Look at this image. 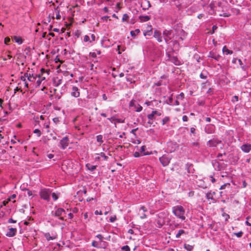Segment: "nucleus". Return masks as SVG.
I'll return each mask as SVG.
<instances>
[{
	"instance_id": "nucleus-41",
	"label": "nucleus",
	"mask_w": 251,
	"mask_h": 251,
	"mask_svg": "<svg viewBox=\"0 0 251 251\" xmlns=\"http://www.w3.org/2000/svg\"><path fill=\"white\" fill-rule=\"evenodd\" d=\"M200 78H201V79H206L207 77L206 73L204 74L203 72H202L200 74Z\"/></svg>"
},
{
	"instance_id": "nucleus-56",
	"label": "nucleus",
	"mask_w": 251,
	"mask_h": 251,
	"mask_svg": "<svg viewBox=\"0 0 251 251\" xmlns=\"http://www.w3.org/2000/svg\"><path fill=\"white\" fill-rule=\"evenodd\" d=\"M91 43L93 41H95V40H96V36L94 34H92L91 36Z\"/></svg>"
},
{
	"instance_id": "nucleus-53",
	"label": "nucleus",
	"mask_w": 251,
	"mask_h": 251,
	"mask_svg": "<svg viewBox=\"0 0 251 251\" xmlns=\"http://www.w3.org/2000/svg\"><path fill=\"white\" fill-rule=\"evenodd\" d=\"M89 56L93 58H96L97 57V54L96 52H90Z\"/></svg>"
},
{
	"instance_id": "nucleus-54",
	"label": "nucleus",
	"mask_w": 251,
	"mask_h": 251,
	"mask_svg": "<svg viewBox=\"0 0 251 251\" xmlns=\"http://www.w3.org/2000/svg\"><path fill=\"white\" fill-rule=\"evenodd\" d=\"M10 38H9V37H7L5 38V39H4V43H5V44H8V43H9V42H10Z\"/></svg>"
},
{
	"instance_id": "nucleus-27",
	"label": "nucleus",
	"mask_w": 251,
	"mask_h": 251,
	"mask_svg": "<svg viewBox=\"0 0 251 251\" xmlns=\"http://www.w3.org/2000/svg\"><path fill=\"white\" fill-rule=\"evenodd\" d=\"M184 248L187 251H192L194 249V246L189 244H184Z\"/></svg>"
},
{
	"instance_id": "nucleus-10",
	"label": "nucleus",
	"mask_w": 251,
	"mask_h": 251,
	"mask_svg": "<svg viewBox=\"0 0 251 251\" xmlns=\"http://www.w3.org/2000/svg\"><path fill=\"white\" fill-rule=\"evenodd\" d=\"M242 151L245 153H248L251 151V144L248 143L244 144L240 147Z\"/></svg>"
},
{
	"instance_id": "nucleus-32",
	"label": "nucleus",
	"mask_w": 251,
	"mask_h": 251,
	"mask_svg": "<svg viewBox=\"0 0 251 251\" xmlns=\"http://www.w3.org/2000/svg\"><path fill=\"white\" fill-rule=\"evenodd\" d=\"M92 246L93 247L97 248H100L101 247L100 246V245L99 243L96 241H93L92 242Z\"/></svg>"
},
{
	"instance_id": "nucleus-44",
	"label": "nucleus",
	"mask_w": 251,
	"mask_h": 251,
	"mask_svg": "<svg viewBox=\"0 0 251 251\" xmlns=\"http://www.w3.org/2000/svg\"><path fill=\"white\" fill-rule=\"evenodd\" d=\"M99 155H100L101 157H103L104 160H107L108 159V157L106 156L103 152H100L99 154Z\"/></svg>"
},
{
	"instance_id": "nucleus-15",
	"label": "nucleus",
	"mask_w": 251,
	"mask_h": 251,
	"mask_svg": "<svg viewBox=\"0 0 251 251\" xmlns=\"http://www.w3.org/2000/svg\"><path fill=\"white\" fill-rule=\"evenodd\" d=\"M153 37L157 39L158 42H161L162 41V37L160 31L158 30H155L153 34Z\"/></svg>"
},
{
	"instance_id": "nucleus-18",
	"label": "nucleus",
	"mask_w": 251,
	"mask_h": 251,
	"mask_svg": "<svg viewBox=\"0 0 251 251\" xmlns=\"http://www.w3.org/2000/svg\"><path fill=\"white\" fill-rule=\"evenodd\" d=\"M170 61L176 65H180L182 64L181 61L177 58V57L173 56Z\"/></svg>"
},
{
	"instance_id": "nucleus-8",
	"label": "nucleus",
	"mask_w": 251,
	"mask_h": 251,
	"mask_svg": "<svg viewBox=\"0 0 251 251\" xmlns=\"http://www.w3.org/2000/svg\"><path fill=\"white\" fill-rule=\"evenodd\" d=\"M65 211L64 209L61 208H57L55 211L54 215L56 217H60L59 219L63 221L64 218L63 217H60L63 214H65Z\"/></svg>"
},
{
	"instance_id": "nucleus-60",
	"label": "nucleus",
	"mask_w": 251,
	"mask_h": 251,
	"mask_svg": "<svg viewBox=\"0 0 251 251\" xmlns=\"http://www.w3.org/2000/svg\"><path fill=\"white\" fill-rule=\"evenodd\" d=\"M223 156V154L222 153H219L217 155V158L220 160H223V159H222V157Z\"/></svg>"
},
{
	"instance_id": "nucleus-6",
	"label": "nucleus",
	"mask_w": 251,
	"mask_h": 251,
	"mask_svg": "<svg viewBox=\"0 0 251 251\" xmlns=\"http://www.w3.org/2000/svg\"><path fill=\"white\" fill-rule=\"evenodd\" d=\"M221 143V141L218 139L217 138H213L209 140L206 145L209 147H216L217 145Z\"/></svg>"
},
{
	"instance_id": "nucleus-2",
	"label": "nucleus",
	"mask_w": 251,
	"mask_h": 251,
	"mask_svg": "<svg viewBox=\"0 0 251 251\" xmlns=\"http://www.w3.org/2000/svg\"><path fill=\"white\" fill-rule=\"evenodd\" d=\"M51 192V191L50 189L43 188L41 189L39 195L42 199L49 201L50 200Z\"/></svg>"
},
{
	"instance_id": "nucleus-63",
	"label": "nucleus",
	"mask_w": 251,
	"mask_h": 251,
	"mask_svg": "<svg viewBox=\"0 0 251 251\" xmlns=\"http://www.w3.org/2000/svg\"><path fill=\"white\" fill-rule=\"evenodd\" d=\"M179 104V101L177 100H176L175 101H174V104L173 105V106H174V105H178Z\"/></svg>"
},
{
	"instance_id": "nucleus-12",
	"label": "nucleus",
	"mask_w": 251,
	"mask_h": 251,
	"mask_svg": "<svg viewBox=\"0 0 251 251\" xmlns=\"http://www.w3.org/2000/svg\"><path fill=\"white\" fill-rule=\"evenodd\" d=\"M147 211V209L145 206H143L140 208L138 214L141 219H143L147 218V215L145 214V212Z\"/></svg>"
},
{
	"instance_id": "nucleus-35",
	"label": "nucleus",
	"mask_w": 251,
	"mask_h": 251,
	"mask_svg": "<svg viewBox=\"0 0 251 251\" xmlns=\"http://www.w3.org/2000/svg\"><path fill=\"white\" fill-rule=\"evenodd\" d=\"M170 121V118L169 117H165L163 119L162 121V124L163 125H164L167 123L169 122Z\"/></svg>"
},
{
	"instance_id": "nucleus-38",
	"label": "nucleus",
	"mask_w": 251,
	"mask_h": 251,
	"mask_svg": "<svg viewBox=\"0 0 251 251\" xmlns=\"http://www.w3.org/2000/svg\"><path fill=\"white\" fill-rule=\"evenodd\" d=\"M129 19V16L127 14H124L123 16L122 21L123 22H126Z\"/></svg>"
},
{
	"instance_id": "nucleus-51",
	"label": "nucleus",
	"mask_w": 251,
	"mask_h": 251,
	"mask_svg": "<svg viewBox=\"0 0 251 251\" xmlns=\"http://www.w3.org/2000/svg\"><path fill=\"white\" fill-rule=\"evenodd\" d=\"M42 82V80L40 79L39 77H38V79L36 81V87H38L40 85Z\"/></svg>"
},
{
	"instance_id": "nucleus-21",
	"label": "nucleus",
	"mask_w": 251,
	"mask_h": 251,
	"mask_svg": "<svg viewBox=\"0 0 251 251\" xmlns=\"http://www.w3.org/2000/svg\"><path fill=\"white\" fill-rule=\"evenodd\" d=\"M26 73H25L24 75L21 76V79L24 82V86L25 88H28L29 86V84L27 82L26 78Z\"/></svg>"
},
{
	"instance_id": "nucleus-3",
	"label": "nucleus",
	"mask_w": 251,
	"mask_h": 251,
	"mask_svg": "<svg viewBox=\"0 0 251 251\" xmlns=\"http://www.w3.org/2000/svg\"><path fill=\"white\" fill-rule=\"evenodd\" d=\"M163 35L164 39L167 44H168L169 43V41L173 37L172 30H168L167 29H165L163 31Z\"/></svg>"
},
{
	"instance_id": "nucleus-61",
	"label": "nucleus",
	"mask_w": 251,
	"mask_h": 251,
	"mask_svg": "<svg viewBox=\"0 0 251 251\" xmlns=\"http://www.w3.org/2000/svg\"><path fill=\"white\" fill-rule=\"evenodd\" d=\"M190 131H191V133H192V134H195V131H196V129L195 127H191L190 128Z\"/></svg>"
},
{
	"instance_id": "nucleus-16",
	"label": "nucleus",
	"mask_w": 251,
	"mask_h": 251,
	"mask_svg": "<svg viewBox=\"0 0 251 251\" xmlns=\"http://www.w3.org/2000/svg\"><path fill=\"white\" fill-rule=\"evenodd\" d=\"M231 185L229 183H226L222 185L220 187V190H225V192H228L231 190Z\"/></svg>"
},
{
	"instance_id": "nucleus-22",
	"label": "nucleus",
	"mask_w": 251,
	"mask_h": 251,
	"mask_svg": "<svg viewBox=\"0 0 251 251\" xmlns=\"http://www.w3.org/2000/svg\"><path fill=\"white\" fill-rule=\"evenodd\" d=\"M140 22H145L149 21L151 19V16H140L139 17Z\"/></svg>"
},
{
	"instance_id": "nucleus-47",
	"label": "nucleus",
	"mask_w": 251,
	"mask_h": 251,
	"mask_svg": "<svg viewBox=\"0 0 251 251\" xmlns=\"http://www.w3.org/2000/svg\"><path fill=\"white\" fill-rule=\"evenodd\" d=\"M234 234L237 237H241L243 234V232L242 231H239L237 233H234Z\"/></svg>"
},
{
	"instance_id": "nucleus-62",
	"label": "nucleus",
	"mask_w": 251,
	"mask_h": 251,
	"mask_svg": "<svg viewBox=\"0 0 251 251\" xmlns=\"http://www.w3.org/2000/svg\"><path fill=\"white\" fill-rule=\"evenodd\" d=\"M26 191H27V195L29 197V196H32V192L31 191L28 190V189H26Z\"/></svg>"
},
{
	"instance_id": "nucleus-1",
	"label": "nucleus",
	"mask_w": 251,
	"mask_h": 251,
	"mask_svg": "<svg viewBox=\"0 0 251 251\" xmlns=\"http://www.w3.org/2000/svg\"><path fill=\"white\" fill-rule=\"evenodd\" d=\"M172 212L177 218L183 221L185 220V210L182 206L177 205L173 206L172 207Z\"/></svg>"
},
{
	"instance_id": "nucleus-5",
	"label": "nucleus",
	"mask_w": 251,
	"mask_h": 251,
	"mask_svg": "<svg viewBox=\"0 0 251 251\" xmlns=\"http://www.w3.org/2000/svg\"><path fill=\"white\" fill-rule=\"evenodd\" d=\"M69 140L68 137H64L60 141L59 146L61 149L65 150L68 146Z\"/></svg>"
},
{
	"instance_id": "nucleus-58",
	"label": "nucleus",
	"mask_w": 251,
	"mask_h": 251,
	"mask_svg": "<svg viewBox=\"0 0 251 251\" xmlns=\"http://www.w3.org/2000/svg\"><path fill=\"white\" fill-rule=\"evenodd\" d=\"M8 222L9 223H16L17 221L16 220H13L12 218H10L8 220Z\"/></svg>"
},
{
	"instance_id": "nucleus-48",
	"label": "nucleus",
	"mask_w": 251,
	"mask_h": 251,
	"mask_svg": "<svg viewBox=\"0 0 251 251\" xmlns=\"http://www.w3.org/2000/svg\"><path fill=\"white\" fill-rule=\"evenodd\" d=\"M116 220V216H111L109 219V221L111 223H113Z\"/></svg>"
},
{
	"instance_id": "nucleus-9",
	"label": "nucleus",
	"mask_w": 251,
	"mask_h": 251,
	"mask_svg": "<svg viewBox=\"0 0 251 251\" xmlns=\"http://www.w3.org/2000/svg\"><path fill=\"white\" fill-rule=\"evenodd\" d=\"M215 126L213 124H207L206 125L204 130L207 134H212L214 132Z\"/></svg>"
},
{
	"instance_id": "nucleus-52",
	"label": "nucleus",
	"mask_w": 251,
	"mask_h": 251,
	"mask_svg": "<svg viewBox=\"0 0 251 251\" xmlns=\"http://www.w3.org/2000/svg\"><path fill=\"white\" fill-rule=\"evenodd\" d=\"M16 197V194H13L8 198V201H10L12 199H14Z\"/></svg>"
},
{
	"instance_id": "nucleus-46",
	"label": "nucleus",
	"mask_w": 251,
	"mask_h": 251,
	"mask_svg": "<svg viewBox=\"0 0 251 251\" xmlns=\"http://www.w3.org/2000/svg\"><path fill=\"white\" fill-rule=\"evenodd\" d=\"M51 196H52L53 200L54 201H56L58 198V196L55 193H52Z\"/></svg>"
},
{
	"instance_id": "nucleus-19",
	"label": "nucleus",
	"mask_w": 251,
	"mask_h": 251,
	"mask_svg": "<svg viewBox=\"0 0 251 251\" xmlns=\"http://www.w3.org/2000/svg\"><path fill=\"white\" fill-rule=\"evenodd\" d=\"M157 224L158 227H161L165 224V221L163 218L161 217L160 214L158 216V219L157 221Z\"/></svg>"
},
{
	"instance_id": "nucleus-24",
	"label": "nucleus",
	"mask_w": 251,
	"mask_h": 251,
	"mask_svg": "<svg viewBox=\"0 0 251 251\" xmlns=\"http://www.w3.org/2000/svg\"><path fill=\"white\" fill-rule=\"evenodd\" d=\"M222 50L223 53L226 55L232 54L233 53V51L228 50L226 46L223 48Z\"/></svg>"
},
{
	"instance_id": "nucleus-23",
	"label": "nucleus",
	"mask_w": 251,
	"mask_h": 251,
	"mask_svg": "<svg viewBox=\"0 0 251 251\" xmlns=\"http://www.w3.org/2000/svg\"><path fill=\"white\" fill-rule=\"evenodd\" d=\"M12 39L19 45H21L23 43V40L20 37L14 36L12 37Z\"/></svg>"
},
{
	"instance_id": "nucleus-49",
	"label": "nucleus",
	"mask_w": 251,
	"mask_h": 251,
	"mask_svg": "<svg viewBox=\"0 0 251 251\" xmlns=\"http://www.w3.org/2000/svg\"><path fill=\"white\" fill-rule=\"evenodd\" d=\"M142 107L139 104H138V106L135 110L136 112H139L142 110Z\"/></svg>"
},
{
	"instance_id": "nucleus-4",
	"label": "nucleus",
	"mask_w": 251,
	"mask_h": 251,
	"mask_svg": "<svg viewBox=\"0 0 251 251\" xmlns=\"http://www.w3.org/2000/svg\"><path fill=\"white\" fill-rule=\"evenodd\" d=\"M162 115V112L159 110H153L151 113L148 115L147 117L150 120H154L156 119V117L160 116Z\"/></svg>"
},
{
	"instance_id": "nucleus-26",
	"label": "nucleus",
	"mask_w": 251,
	"mask_h": 251,
	"mask_svg": "<svg viewBox=\"0 0 251 251\" xmlns=\"http://www.w3.org/2000/svg\"><path fill=\"white\" fill-rule=\"evenodd\" d=\"M146 146H142L140 149V152L142 154V155H146L150 154L148 152H145Z\"/></svg>"
},
{
	"instance_id": "nucleus-13",
	"label": "nucleus",
	"mask_w": 251,
	"mask_h": 251,
	"mask_svg": "<svg viewBox=\"0 0 251 251\" xmlns=\"http://www.w3.org/2000/svg\"><path fill=\"white\" fill-rule=\"evenodd\" d=\"M61 15L60 14V10L57 7V8H54V11L52 14V19H56L57 20H60L61 19Z\"/></svg>"
},
{
	"instance_id": "nucleus-31",
	"label": "nucleus",
	"mask_w": 251,
	"mask_h": 251,
	"mask_svg": "<svg viewBox=\"0 0 251 251\" xmlns=\"http://www.w3.org/2000/svg\"><path fill=\"white\" fill-rule=\"evenodd\" d=\"M185 233V231L183 229H180L178 231V232L176 233V238H178L180 237V236Z\"/></svg>"
},
{
	"instance_id": "nucleus-33",
	"label": "nucleus",
	"mask_w": 251,
	"mask_h": 251,
	"mask_svg": "<svg viewBox=\"0 0 251 251\" xmlns=\"http://www.w3.org/2000/svg\"><path fill=\"white\" fill-rule=\"evenodd\" d=\"M103 136L101 135H99L97 136V141L98 142L101 144L103 143Z\"/></svg>"
},
{
	"instance_id": "nucleus-59",
	"label": "nucleus",
	"mask_w": 251,
	"mask_h": 251,
	"mask_svg": "<svg viewBox=\"0 0 251 251\" xmlns=\"http://www.w3.org/2000/svg\"><path fill=\"white\" fill-rule=\"evenodd\" d=\"M182 120L183 122H187L188 121V117L186 115H184L182 117Z\"/></svg>"
},
{
	"instance_id": "nucleus-20",
	"label": "nucleus",
	"mask_w": 251,
	"mask_h": 251,
	"mask_svg": "<svg viewBox=\"0 0 251 251\" xmlns=\"http://www.w3.org/2000/svg\"><path fill=\"white\" fill-rule=\"evenodd\" d=\"M215 194V192H209L206 194V199L208 200H211L213 201V202H214L215 201L213 198L214 195Z\"/></svg>"
},
{
	"instance_id": "nucleus-34",
	"label": "nucleus",
	"mask_w": 251,
	"mask_h": 251,
	"mask_svg": "<svg viewBox=\"0 0 251 251\" xmlns=\"http://www.w3.org/2000/svg\"><path fill=\"white\" fill-rule=\"evenodd\" d=\"M96 237L100 240V243H105L104 242H103V239H104V237L101 234H98L96 236Z\"/></svg>"
},
{
	"instance_id": "nucleus-25",
	"label": "nucleus",
	"mask_w": 251,
	"mask_h": 251,
	"mask_svg": "<svg viewBox=\"0 0 251 251\" xmlns=\"http://www.w3.org/2000/svg\"><path fill=\"white\" fill-rule=\"evenodd\" d=\"M143 4L144 5V7L143 8V9L144 10L148 9L150 7H151V4L149 0H145L143 2Z\"/></svg>"
},
{
	"instance_id": "nucleus-36",
	"label": "nucleus",
	"mask_w": 251,
	"mask_h": 251,
	"mask_svg": "<svg viewBox=\"0 0 251 251\" xmlns=\"http://www.w3.org/2000/svg\"><path fill=\"white\" fill-rule=\"evenodd\" d=\"M167 104L170 105H173L174 104V100L173 99V98L171 97H170L167 100Z\"/></svg>"
},
{
	"instance_id": "nucleus-57",
	"label": "nucleus",
	"mask_w": 251,
	"mask_h": 251,
	"mask_svg": "<svg viewBox=\"0 0 251 251\" xmlns=\"http://www.w3.org/2000/svg\"><path fill=\"white\" fill-rule=\"evenodd\" d=\"M95 214L96 215H102V211H99V210H96L95 211Z\"/></svg>"
},
{
	"instance_id": "nucleus-7",
	"label": "nucleus",
	"mask_w": 251,
	"mask_h": 251,
	"mask_svg": "<svg viewBox=\"0 0 251 251\" xmlns=\"http://www.w3.org/2000/svg\"><path fill=\"white\" fill-rule=\"evenodd\" d=\"M171 159L166 155H163L159 158V161L161 164L165 167L169 165Z\"/></svg>"
},
{
	"instance_id": "nucleus-37",
	"label": "nucleus",
	"mask_w": 251,
	"mask_h": 251,
	"mask_svg": "<svg viewBox=\"0 0 251 251\" xmlns=\"http://www.w3.org/2000/svg\"><path fill=\"white\" fill-rule=\"evenodd\" d=\"M123 251H130V247L127 245H125L121 248Z\"/></svg>"
},
{
	"instance_id": "nucleus-64",
	"label": "nucleus",
	"mask_w": 251,
	"mask_h": 251,
	"mask_svg": "<svg viewBox=\"0 0 251 251\" xmlns=\"http://www.w3.org/2000/svg\"><path fill=\"white\" fill-rule=\"evenodd\" d=\"M210 180L212 183H214L216 181L215 179L212 176H210Z\"/></svg>"
},
{
	"instance_id": "nucleus-42",
	"label": "nucleus",
	"mask_w": 251,
	"mask_h": 251,
	"mask_svg": "<svg viewBox=\"0 0 251 251\" xmlns=\"http://www.w3.org/2000/svg\"><path fill=\"white\" fill-rule=\"evenodd\" d=\"M33 132L35 134H37L38 137H40L41 135V132L40 130L38 129H35Z\"/></svg>"
},
{
	"instance_id": "nucleus-55",
	"label": "nucleus",
	"mask_w": 251,
	"mask_h": 251,
	"mask_svg": "<svg viewBox=\"0 0 251 251\" xmlns=\"http://www.w3.org/2000/svg\"><path fill=\"white\" fill-rule=\"evenodd\" d=\"M166 56L168 57L167 60L170 61V60L171 59V58L172 57V56H171V54L169 52H166Z\"/></svg>"
},
{
	"instance_id": "nucleus-50",
	"label": "nucleus",
	"mask_w": 251,
	"mask_h": 251,
	"mask_svg": "<svg viewBox=\"0 0 251 251\" xmlns=\"http://www.w3.org/2000/svg\"><path fill=\"white\" fill-rule=\"evenodd\" d=\"M220 16H223V17H228L230 16V14H228L227 13H223L222 14H220L219 15Z\"/></svg>"
},
{
	"instance_id": "nucleus-30",
	"label": "nucleus",
	"mask_w": 251,
	"mask_h": 251,
	"mask_svg": "<svg viewBox=\"0 0 251 251\" xmlns=\"http://www.w3.org/2000/svg\"><path fill=\"white\" fill-rule=\"evenodd\" d=\"M140 32L139 29H136L134 31H131L130 34L132 37H135L136 34H138Z\"/></svg>"
},
{
	"instance_id": "nucleus-43",
	"label": "nucleus",
	"mask_w": 251,
	"mask_h": 251,
	"mask_svg": "<svg viewBox=\"0 0 251 251\" xmlns=\"http://www.w3.org/2000/svg\"><path fill=\"white\" fill-rule=\"evenodd\" d=\"M199 145V143L198 142H193L191 143L190 147H198Z\"/></svg>"
},
{
	"instance_id": "nucleus-11",
	"label": "nucleus",
	"mask_w": 251,
	"mask_h": 251,
	"mask_svg": "<svg viewBox=\"0 0 251 251\" xmlns=\"http://www.w3.org/2000/svg\"><path fill=\"white\" fill-rule=\"evenodd\" d=\"M71 96L75 98H78L80 96L79 90L76 86H73L71 93Z\"/></svg>"
},
{
	"instance_id": "nucleus-40",
	"label": "nucleus",
	"mask_w": 251,
	"mask_h": 251,
	"mask_svg": "<svg viewBox=\"0 0 251 251\" xmlns=\"http://www.w3.org/2000/svg\"><path fill=\"white\" fill-rule=\"evenodd\" d=\"M133 156L135 157H139L143 155L139 151H135L133 154Z\"/></svg>"
},
{
	"instance_id": "nucleus-39",
	"label": "nucleus",
	"mask_w": 251,
	"mask_h": 251,
	"mask_svg": "<svg viewBox=\"0 0 251 251\" xmlns=\"http://www.w3.org/2000/svg\"><path fill=\"white\" fill-rule=\"evenodd\" d=\"M238 62H239L241 67L242 68V69L243 70H246V67L245 66L243 65L242 60L241 59H238Z\"/></svg>"
},
{
	"instance_id": "nucleus-14",
	"label": "nucleus",
	"mask_w": 251,
	"mask_h": 251,
	"mask_svg": "<svg viewBox=\"0 0 251 251\" xmlns=\"http://www.w3.org/2000/svg\"><path fill=\"white\" fill-rule=\"evenodd\" d=\"M26 76L27 80L29 82H34L38 77V75L36 74H30V73H26Z\"/></svg>"
},
{
	"instance_id": "nucleus-17",
	"label": "nucleus",
	"mask_w": 251,
	"mask_h": 251,
	"mask_svg": "<svg viewBox=\"0 0 251 251\" xmlns=\"http://www.w3.org/2000/svg\"><path fill=\"white\" fill-rule=\"evenodd\" d=\"M17 232V229L15 228H10L9 231L6 233V236L8 237H12L14 236Z\"/></svg>"
},
{
	"instance_id": "nucleus-45",
	"label": "nucleus",
	"mask_w": 251,
	"mask_h": 251,
	"mask_svg": "<svg viewBox=\"0 0 251 251\" xmlns=\"http://www.w3.org/2000/svg\"><path fill=\"white\" fill-rule=\"evenodd\" d=\"M44 127L47 129V132H49L50 131L49 128L50 127V124L49 123H45L44 124Z\"/></svg>"
},
{
	"instance_id": "nucleus-28",
	"label": "nucleus",
	"mask_w": 251,
	"mask_h": 251,
	"mask_svg": "<svg viewBox=\"0 0 251 251\" xmlns=\"http://www.w3.org/2000/svg\"><path fill=\"white\" fill-rule=\"evenodd\" d=\"M86 167L87 170L90 171H93L96 169L97 166L95 165H91L90 164H87L86 165Z\"/></svg>"
},
{
	"instance_id": "nucleus-29",
	"label": "nucleus",
	"mask_w": 251,
	"mask_h": 251,
	"mask_svg": "<svg viewBox=\"0 0 251 251\" xmlns=\"http://www.w3.org/2000/svg\"><path fill=\"white\" fill-rule=\"evenodd\" d=\"M83 42L87 43V45L91 43L90 37L88 35H85L83 38Z\"/></svg>"
}]
</instances>
